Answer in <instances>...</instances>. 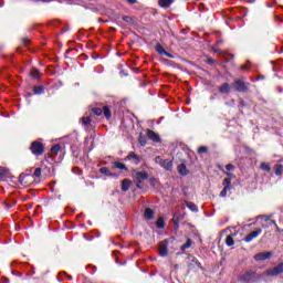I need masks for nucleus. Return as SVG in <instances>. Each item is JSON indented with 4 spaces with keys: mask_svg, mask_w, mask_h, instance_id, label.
I'll return each mask as SVG.
<instances>
[{
    "mask_svg": "<svg viewBox=\"0 0 283 283\" xmlns=\"http://www.w3.org/2000/svg\"><path fill=\"white\" fill-rule=\"evenodd\" d=\"M231 190V187H224L223 189H222V191L220 192V198H227V193H228V191H230Z\"/></svg>",
    "mask_w": 283,
    "mask_h": 283,
    "instance_id": "cd10ccee",
    "label": "nucleus"
},
{
    "mask_svg": "<svg viewBox=\"0 0 283 283\" xmlns=\"http://www.w3.org/2000/svg\"><path fill=\"white\" fill-rule=\"evenodd\" d=\"M177 170L180 176H187V174H189V170H187V166L185 164L179 165Z\"/></svg>",
    "mask_w": 283,
    "mask_h": 283,
    "instance_id": "4468645a",
    "label": "nucleus"
},
{
    "mask_svg": "<svg viewBox=\"0 0 283 283\" xmlns=\"http://www.w3.org/2000/svg\"><path fill=\"white\" fill-rule=\"evenodd\" d=\"M6 176H8V170L0 168V179L6 178Z\"/></svg>",
    "mask_w": 283,
    "mask_h": 283,
    "instance_id": "c9c22d12",
    "label": "nucleus"
},
{
    "mask_svg": "<svg viewBox=\"0 0 283 283\" xmlns=\"http://www.w3.org/2000/svg\"><path fill=\"white\" fill-rule=\"evenodd\" d=\"M60 151H61V146L60 145H55L51 148L52 154H59Z\"/></svg>",
    "mask_w": 283,
    "mask_h": 283,
    "instance_id": "2f4dec72",
    "label": "nucleus"
},
{
    "mask_svg": "<svg viewBox=\"0 0 283 283\" xmlns=\"http://www.w3.org/2000/svg\"><path fill=\"white\" fill-rule=\"evenodd\" d=\"M40 75L41 73L36 69H32L30 72V76H32V78H39Z\"/></svg>",
    "mask_w": 283,
    "mask_h": 283,
    "instance_id": "393cba45",
    "label": "nucleus"
},
{
    "mask_svg": "<svg viewBox=\"0 0 283 283\" xmlns=\"http://www.w3.org/2000/svg\"><path fill=\"white\" fill-rule=\"evenodd\" d=\"M34 178H41V168H36L33 172Z\"/></svg>",
    "mask_w": 283,
    "mask_h": 283,
    "instance_id": "e433bc0d",
    "label": "nucleus"
},
{
    "mask_svg": "<svg viewBox=\"0 0 283 283\" xmlns=\"http://www.w3.org/2000/svg\"><path fill=\"white\" fill-rule=\"evenodd\" d=\"M226 169H227L228 171H233V169H235V166H233L232 164H228V165L226 166Z\"/></svg>",
    "mask_w": 283,
    "mask_h": 283,
    "instance_id": "ea45409f",
    "label": "nucleus"
},
{
    "mask_svg": "<svg viewBox=\"0 0 283 283\" xmlns=\"http://www.w3.org/2000/svg\"><path fill=\"white\" fill-rule=\"evenodd\" d=\"M128 3L134 4L136 3V0H126Z\"/></svg>",
    "mask_w": 283,
    "mask_h": 283,
    "instance_id": "a18cd8bd",
    "label": "nucleus"
},
{
    "mask_svg": "<svg viewBox=\"0 0 283 283\" xmlns=\"http://www.w3.org/2000/svg\"><path fill=\"white\" fill-rule=\"evenodd\" d=\"M102 114H104L105 118L109 120V118H112V111H109V106H104L102 109Z\"/></svg>",
    "mask_w": 283,
    "mask_h": 283,
    "instance_id": "a211bd4d",
    "label": "nucleus"
},
{
    "mask_svg": "<svg viewBox=\"0 0 283 283\" xmlns=\"http://www.w3.org/2000/svg\"><path fill=\"white\" fill-rule=\"evenodd\" d=\"M93 114H95V116H101L103 114V109L102 108H93Z\"/></svg>",
    "mask_w": 283,
    "mask_h": 283,
    "instance_id": "72a5a7b5",
    "label": "nucleus"
},
{
    "mask_svg": "<svg viewBox=\"0 0 283 283\" xmlns=\"http://www.w3.org/2000/svg\"><path fill=\"white\" fill-rule=\"evenodd\" d=\"M132 178L137 187V189H143V181L147 180V178H149V174H147L146 171H137L134 170L132 172Z\"/></svg>",
    "mask_w": 283,
    "mask_h": 283,
    "instance_id": "f257e3e1",
    "label": "nucleus"
},
{
    "mask_svg": "<svg viewBox=\"0 0 283 283\" xmlns=\"http://www.w3.org/2000/svg\"><path fill=\"white\" fill-rule=\"evenodd\" d=\"M171 3H174V0H159L160 8L167 9Z\"/></svg>",
    "mask_w": 283,
    "mask_h": 283,
    "instance_id": "6ab92c4d",
    "label": "nucleus"
},
{
    "mask_svg": "<svg viewBox=\"0 0 283 283\" xmlns=\"http://www.w3.org/2000/svg\"><path fill=\"white\" fill-rule=\"evenodd\" d=\"M99 172H102L104 176H114L115 178H118V176L116 174H112V171H109V168L107 167H103L99 169Z\"/></svg>",
    "mask_w": 283,
    "mask_h": 283,
    "instance_id": "dca6fc26",
    "label": "nucleus"
},
{
    "mask_svg": "<svg viewBox=\"0 0 283 283\" xmlns=\"http://www.w3.org/2000/svg\"><path fill=\"white\" fill-rule=\"evenodd\" d=\"M157 229H165V220L163 218H159L156 222Z\"/></svg>",
    "mask_w": 283,
    "mask_h": 283,
    "instance_id": "a878e982",
    "label": "nucleus"
},
{
    "mask_svg": "<svg viewBox=\"0 0 283 283\" xmlns=\"http://www.w3.org/2000/svg\"><path fill=\"white\" fill-rule=\"evenodd\" d=\"M34 94H43L45 92V88L43 86H35L33 88Z\"/></svg>",
    "mask_w": 283,
    "mask_h": 283,
    "instance_id": "c756f323",
    "label": "nucleus"
},
{
    "mask_svg": "<svg viewBox=\"0 0 283 283\" xmlns=\"http://www.w3.org/2000/svg\"><path fill=\"white\" fill-rule=\"evenodd\" d=\"M241 70L248 71L249 69L247 67V65H242V66H241Z\"/></svg>",
    "mask_w": 283,
    "mask_h": 283,
    "instance_id": "49530a36",
    "label": "nucleus"
},
{
    "mask_svg": "<svg viewBox=\"0 0 283 283\" xmlns=\"http://www.w3.org/2000/svg\"><path fill=\"white\" fill-rule=\"evenodd\" d=\"M129 187H132L129 179L122 180V191H129Z\"/></svg>",
    "mask_w": 283,
    "mask_h": 283,
    "instance_id": "2eb2a0df",
    "label": "nucleus"
},
{
    "mask_svg": "<svg viewBox=\"0 0 283 283\" xmlns=\"http://www.w3.org/2000/svg\"><path fill=\"white\" fill-rule=\"evenodd\" d=\"M247 63H251V62L248 60Z\"/></svg>",
    "mask_w": 283,
    "mask_h": 283,
    "instance_id": "09e8293b",
    "label": "nucleus"
},
{
    "mask_svg": "<svg viewBox=\"0 0 283 283\" xmlns=\"http://www.w3.org/2000/svg\"><path fill=\"white\" fill-rule=\"evenodd\" d=\"M28 178H30V175L21 174L19 176L20 185H28Z\"/></svg>",
    "mask_w": 283,
    "mask_h": 283,
    "instance_id": "aec40b11",
    "label": "nucleus"
},
{
    "mask_svg": "<svg viewBox=\"0 0 283 283\" xmlns=\"http://www.w3.org/2000/svg\"><path fill=\"white\" fill-rule=\"evenodd\" d=\"M223 185L224 187H231V179L230 178L223 179Z\"/></svg>",
    "mask_w": 283,
    "mask_h": 283,
    "instance_id": "58836bf2",
    "label": "nucleus"
},
{
    "mask_svg": "<svg viewBox=\"0 0 283 283\" xmlns=\"http://www.w3.org/2000/svg\"><path fill=\"white\" fill-rule=\"evenodd\" d=\"M164 56H167L168 59H174V55H171V54L168 53L167 51H166V54H164Z\"/></svg>",
    "mask_w": 283,
    "mask_h": 283,
    "instance_id": "79ce46f5",
    "label": "nucleus"
},
{
    "mask_svg": "<svg viewBox=\"0 0 283 283\" xmlns=\"http://www.w3.org/2000/svg\"><path fill=\"white\" fill-rule=\"evenodd\" d=\"M240 282L251 283L255 280V272H245L240 276Z\"/></svg>",
    "mask_w": 283,
    "mask_h": 283,
    "instance_id": "0eeeda50",
    "label": "nucleus"
},
{
    "mask_svg": "<svg viewBox=\"0 0 283 283\" xmlns=\"http://www.w3.org/2000/svg\"><path fill=\"white\" fill-rule=\"evenodd\" d=\"M207 151H208V148L205 147V146H201V147H199V149H198V153H199V154H207Z\"/></svg>",
    "mask_w": 283,
    "mask_h": 283,
    "instance_id": "4c0bfd02",
    "label": "nucleus"
},
{
    "mask_svg": "<svg viewBox=\"0 0 283 283\" xmlns=\"http://www.w3.org/2000/svg\"><path fill=\"white\" fill-rule=\"evenodd\" d=\"M130 20H132V18H129V17H127V15L123 18V21H126V22H128V21H130Z\"/></svg>",
    "mask_w": 283,
    "mask_h": 283,
    "instance_id": "37998d69",
    "label": "nucleus"
},
{
    "mask_svg": "<svg viewBox=\"0 0 283 283\" xmlns=\"http://www.w3.org/2000/svg\"><path fill=\"white\" fill-rule=\"evenodd\" d=\"M147 137L149 140H153V143H160V135L156 134L154 130H147Z\"/></svg>",
    "mask_w": 283,
    "mask_h": 283,
    "instance_id": "1a4fd4ad",
    "label": "nucleus"
},
{
    "mask_svg": "<svg viewBox=\"0 0 283 283\" xmlns=\"http://www.w3.org/2000/svg\"><path fill=\"white\" fill-rule=\"evenodd\" d=\"M114 167H115V169H120L122 171H127V166H125V164H123V163L115 161Z\"/></svg>",
    "mask_w": 283,
    "mask_h": 283,
    "instance_id": "412c9836",
    "label": "nucleus"
},
{
    "mask_svg": "<svg viewBox=\"0 0 283 283\" xmlns=\"http://www.w3.org/2000/svg\"><path fill=\"white\" fill-rule=\"evenodd\" d=\"M273 252H261L254 255L255 262H264V260H271Z\"/></svg>",
    "mask_w": 283,
    "mask_h": 283,
    "instance_id": "423d86ee",
    "label": "nucleus"
},
{
    "mask_svg": "<svg viewBox=\"0 0 283 283\" xmlns=\"http://www.w3.org/2000/svg\"><path fill=\"white\" fill-rule=\"evenodd\" d=\"M169 240L165 239L164 241L160 242L159 244V255L161 258H167V255L169 254Z\"/></svg>",
    "mask_w": 283,
    "mask_h": 283,
    "instance_id": "20e7f679",
    "label": "nucleus"
},
{
    "mask_svg": "<svg viewBox=\"0 0 283 283\" xmlns=\"http://www.w3.org/2000/svg\"><path fill=\"white\" fill-rule=\"evenodd\" d=\"M144 217L146 220H153L154 219V210L151 208H147L144 212Z\"/></svg>",
    "mask_w": 283,
    "mask_h": 283,
    "instance_id": "f3484780",
    "label": "nucleus"
},
{
    "mask_svg": "<svg viewBox=\"0 0 283 283\" xmlns=\"http://www.w3.org/2000/svg\"><path fill=\"white\" fill-rule=\"evenodd\" d=\"M191 247V239H187L186 243L181 245V251H187Z\"/></svg>",
    "mask_w": 283,
    "mask_h": 283,
    "instance_id": "c85d7f7f",
    "label": "nucleus"
},
{
    "mask_svg": "<svg viewBox=\"0 0 283 283\" xmlns=\"http://www.w3.org/2000/svg\"><path fill=\"white\" fill-rule=\"evenodd\" d=\"M281 273H283V263L265 271V275H268V277H275L276 275H281Z\"/></svg>",
    "mask_w": 283,
    "mask_h": 283,
    "instance_id": "7ed1b4c3",
    "label": "nucleus"
},
{
    "mask_svg": "<svg viewBox=\"0 0 283 283\" xmlns=\"http://www.w3.org/2000/svg\"><path fill=\"white\" fill-rule=\"evenodd\" d=\"M186 206L188 207V209H190V211H195V213L198 212V206H196V203L187 202Z\"/></svg>",
    "mask_w": 283,
    "mask_h": 283,
    "instance_id": "5701e85b",
    "label": "nucleus"
},
{
    "mask_svg": "<svg viewBox=\"0 0 283 283\" xmlns=\"http://www.w3.org/2000/svg\"><path fill=\"white\" fill-rule=\"evenodd\" d=\"M233 87L237 92H248L249 83H245L243 80H237L233 84Z\"/></svg>",
    "mask_w": 283,
    "mask_h": 283,
    "instance_id": "39448f33",
    "label": "nucleus"
},
{
    "mask_svg": "<svg viewBox=\"0 0 283 283\" xmlns=\"http://www.w3.org/2000/svg\"><path fill=\"white\" fill-rule=\"evenodd\" d=\"M90 123H92V118L90 117H83L82 118V124L87 127V125H90Z\"/></svg>",
    "mask_w": 283,
    "mask_h": 283,
    "instance_id": "7c9ffc66",
    "label": "nucleus"
},
{
    "mask_svg": "<svg viewBox=\"0 0 283 283\" xmlns=\"http://www.w3.org/2000/svg\"><path fill=\"white\" fill-rule=\"evenodd\" d=\"M139 144L142 145V147H145V145H147V139H145V137H143L142 135H139Z\"/></svg>",
    "mask_w": 283,
    "mask_h": 283,
    "instance_id": "f704fd0d",
    "label": "nucleus"
},
{
    "mask_svg": "<svg viewBox=\"0 0 283 283\" xmlns=\"http://www.w3.org/2000/svg\"><path fill=\"white\" fill-rule=\"evenodd\" d=\"M31 153L34 156H43V151H45V146L41 142H33L30 147Z\"/></svg>",
    "mask_w": 283,
    "mask_h": 283,
    "instance_id": "f03ea898",
    "label": "nucleus"
},
{
    "mask_svg": "<svg viewBox=\"0 0 283 283\" xmlns=\"http://www.w3.org/2000/svg\"><path fill=\"white\" fill-rule=\"evenodd\" d=\"M260 167L262 171H271V165H269L268 163H261Z\"/></svg>",
    "mask_w": 283,
    "mask_h": 283,
    "instance_id": "bb28decb",
    "label": "nucleus"
},
{
    "mask_svg": "<svg viewBox=\"0 0 283 283\" xmlns=\"http://www.w3.org/2000/svg\"><path fill=\"white\" fill-rule=\"evenodd\" d=\"M207 63H216V61H214L213 59L209 57V59L207 60Z\"/></svg>",
    "mask_w": 283,
    "mask_h": 283,
    "instance_id": "c03bdc74",
    "label": "nucleus"
},
{
    "mask_svg": "<svg viewBox=\"0 0 283 283\" xmlns=\"http://www.w3.org/2000/svg\"><path fill=\"white\" fill-rule=\"evenodd\" d=\"M261 233L262 229H258L256 231L249 233L248 235H245L244 242H253V240H255V238H258V235H260Z\"/></svg>",
    "mask_w": 283,
    "mask_h": 283,
    "instance_id": "6e6552de",
    "label": "nucleus"
},
{
    "mask_svg": "<svg viewBox=\"0 0 283 283\" xmlns=\"http://www.w3.org/2000/svg\"><path fill=\"white\" fill-rule=\"evenodd\" d=\"M165 161V159H163V157H160V156H157L156 158H155V163H156V165H159L160 167H163V163Z\"/></svg>",
    "mask_w": 283,
    "mask_h": 283,
    "instance_id": "473e14b6",
    "label": "nucleus"
},
{
    "mask_svg": "<svg viewBox=\"0 0 283 283\" xmlns=\"http://www.w3.org/2000/svg\"><path fill=\"white\" fill-rule=\"evenodd\" d=\"M226 244H227V247H233V244H235V241L233 240V237L228 235L226 238Z\"/></svg>",
    "mask_w": 283,
    "mask_h": 283,
    "instance_id": "b1692460",
    "label": "nucleus"
},
{
    "mask_svg": "<svg viewBox=\"0 0 283 283\" xmlns=\"http://www.w3.org/2000/svg\"><path fill=\"white\" fill-rule=\"evenodd\" d=\"M219 92H220V94H229V92H231V85H229V83H223L219 87Z\"/></svg>",
    "mask_w": 283,
    "mask_h": 283,
    "instance_id": "ddd939ff",
    "label": "nucleus"
},
{
    "mask_svg": "<svg viewBox=\"0 0 283 283\" xmlns=\"http://www.w3.org/2000/svg\"><path fill=\"white\" fill-rule=\"evenodd\" d=\"M156 52H158V54H160L161 56H165V54H167V51L165 50V48H163V45L157 44L155 46Z\"/></svg>",
    "mask_w": 283,
    "mask_h": 283,
    "instance_id": "4be33fe9",
    "label": "nucleus"
},
{
    "mask_svg": "<svg viewBox=\"0 0 283 283\" xmlns=\"http://www.w3.org/2000/svg\"><path fill=\"white\" fill-rule=\"evenodd\" d=\"M161 167L166 169V171H171V169H174V161H171V159H164Z\"/></svg>",
    "mask_w": 283,
    "mask_h": 283,
    "instance_id": "9b49d317",
    "label": "nucleus"
},
{
    "mask_svg": "<svg viewBox=\"0 0 283 283\" xmlns=\"http://www.w3.org/2000/svg\"><path fill=\"white\" fill-rule=\"evenodd\" d=\"M274 174H275V176H282V174H283V159L279 160L277 164L275 165Z\"/></svg>",
    "mask_w": 283,
    "mask_h": 283,
    "instance_id": "f8f14e48",
    "label": "nucleus"
},
{
    "mask_svg": "<svg viewBox=\"0 0 283 283\" xmlns=\"http://www.w3.org/2000/svg\"><path fill=\"white\" fill-rule=\"evenodd\" d=\"M226 176H231V174L230 172H226Z\"/></svg>",
    "mask_w": 283,
    "mask_h": 283,
    "instance_id": "de8ad7c7",
    "label": "nucleus"
},
{
    "mask_svg": "<svg viewBox=\"0 0 283 283\" xmlns=\"http://www.w3.org/2000/svg\"><path fill=\"white\" fill-rule=\"evenodd\" d=\"M195 264L198 266V269H202V264H200V262H198V260H195Z\"/></svg>",
    "mask_w": 283,
    "mask_h": 283,
    "instance_id": "a19ab883",
    "label": "nucleus"
},
{
    "mask_svg": "<svg viewBox=\"0 0 283 283\" xmlns=\"http://www.w3.org/2000/svg\"><path fill=\"white\" fill-rule=\"evenodd\" d=\"M126 160H133L134 165H139L140 164V157L136 155L134 151H130L128 156L126 157Z\"/></svg>",
    "mask_w": 283,
    "mask_h": 283,
    "instance_id": "9d476101",
    "label": "nucleus"
}]
</instances>
